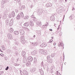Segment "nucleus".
Segmentation results:
<instances>
[{"label": "nucleus", "instance_id": "11", "mask_svg": "<svg viewBox=\"0 0 75 75\" xmlns=\"http://www.w3.org/2000/svg\"><path fill=\"white\" fill-rule=\"evenodd\" d=\"M28 59H29L30 61H32L33 60V58L32 57L30 56L28 57Z\"/></svg>", "mask_w": 75, "mask_h": 75}, {"label": "nucleus", "instance_id": "1", "mask_svg": "<svg viewBox=\"0 0 75 75\" xmlns=\"http://www.w3.org/2000/svg\"><path fill=\"white\" fill-rule=\"evenodd\" d=\"M58 47H60V48L61 49H64L63 46L62 45V41L61 40L59 41V42L58 44Z\"/></svg>", "mask_w": 75, "mask_h": 75}, {"label": "nucleus", "instance_id": "5", "mask_svg": "<svg viewBox=\"0 0 75 75\" xmlns=\"http://www.w3.org/2000/svg\"><path fill=\"white\" fill-rule=\"evenodd\" d=\"M38 52L37 50H34L33 52H31V54L32 55H35Z\"/></svg>", "mask_w": 75, "mask_h": 75}, {"label": "nucleus", "instance_id": "7", "mask_svg": "<svg viewBox=\"0 0 75 75\" xmlns=\"http://www.w3.org/2000/svg\"><path fill=\"white\" fill-rule=\"evenodd\" d=\"M46 45H47V44L45 43V44L42 43L41 45V47H45Z\"/></svg>", "mask_w": 75, "mask_h": 75}, {"label": "nucleus", "instance_id": "2", "mask_svg": "<svg viewBox=\"0 0 75 75\" xmlns=\"http://www.w3.org/2000/svg\"><path fill=\"white\" fill-rule=\"evenodd\" d=\"M26 55L25 52L23 51L22 52V56L23 57L24 59H26V57L25 55Z\"/></svg>", "mask_w": 75, "mask_h": 75}, {"label": "nucleus", "instance_id": "27", "mask_svg": "<svg viewBox=\"0 0 75 75\" xmlns=\"http://www.w3.org/2000/svg\"><path fill=\"white\" fill-rule=\"evenodd\" d=\"M50 31H52V29H50Z\"/></svg>", "mask_w": 75, "mask_h": 75}, {"label": "nucleus", "instance_id": "38", "mask_svg": "<svg viewBox=\"0 0 75 75\" xmlns=\"http://www.w3.org/2000/svg\"><path fill=\"white\" fill-rule=\"evenodd\" d=\"M59 35H60V34H59Z\"/></svg>", "mask_w": 75, "mask_h": 75}, {"label": "nucleus", "instance_id": "34", "mask_svg": "<svg viewBox=\"0 0 75 75\" xmlns=\"http://www.w3.org/2000/svg\"><path fill=\"white\" fill-rule=\"evenodd\" d=\"M23 62L24 63H25V61H24V60H23Z\"/></svg>", "mask_w": 75, "mask_h": 75}, {"label": "nucleus", "instance_id": "32", "mask_svg": "<svg viewBox=\"0 0 75 75\" xmlns=\"http://www.w3.org/2000/svg\"><path fill=\"white\" fill-rule=\"evenodd\" d=\"M51 19L52 21H54V20H52V18H51Z\"/></svg>", "mask_w": 75, "mask_h": 75}, {"label": "nucleus", "instance_id": "35", "mask_svg": "<svg viewBox=\"0 0 75 75\" xmlns=\"http://www.w3.org/2000/svg\"><path fill=\"white\" fill-rule=\"evenodd\" d=\"M52 39H53L54 38V37H52Z\"/></svg>", "mask_w": 75, "mask_h": 75}, {"label": "nucleus", "instance_id": "20", "mask_svg": "<svg viewBox=\"0 0 75 75\" xmlns=\"http://www.w3.org/2000/svg\"><path fill=\"white\" fill-rule=\"evenodd\" d=\"M27 72V71H24L23 73L24 74H27L26 73Z\"/></svg>", "mask_w": 75, "mask_h": 75}, {"label": "nucleus", "instance_id": "3", "mask_svg": "<svg viewBox=\"0 0 75 75\" xmlns=\"http://www.w3.org/2000/svg\"><path fill=\"white\" fill-rule=\"evenodd\" d=\"M15 16V13H14V11H13L11 15H9V18H11L12 17H14V16Z\"/></svg>", "mask_w": 75, "mask_h": 75}, {"label": "nucleus", "instance_id": "24", "mask_svg": "<svg viewBox=\"0 0 75 75\" xmlns=\"http://www.w3.org/2000/svg\"><path fill=\"white\" fill-rule=\"evenodd\" d=\"M0 55L2 57H3L4 56V54H0Z\"/></svg>", "mask_w": 75, "mask_h": 75}, {"label": "nucleus", "instance_id": "14", "mask_svg": "<svg viewBox=\"0 0 75 75\" xmlns=\"http://www.w3.org/2000/svg\"><path fill=\"white\" fill-rule=\"evenodd\" d=\"M29 25V24L27 22H26L24 24V25L25 26H28Z\"/></svg>", "mask_w": 75, "mask_h": 75}, {"label": "nucleus", "instance_id": "10", "mask_svg": "<svg viewBox=\"0 0 75 75\" xmlns=\"http://www.w3.org/2000/svg\"><path fill=\"white\" fill-rule=\"evenodd\" d=\"M21 42L23 44H25V41L24 39L22 38L21 40Z\"/></svg>", "mask_w": 75, "mask_h": 75}, {"label": "nucleus", "instance_id": "16", "mask_svg": "<svg viewBox=\"0 0 75 75\" xmlns=\"http://www.w3.org/2000/svg\"><path fill=\"white\" fill-rule=\"evenodd\" d=\"M30 24L31 27H33L34 26V24L33 22H30Z\"/></svg>", "mask_w": 75, "mask_h": 75}, {"label": "nucleus", "instance_id": "29", "mask_svg": "<svg viewBox=\"0 0 75 75\" xmlns=\"http://www.w3.org/2000/svg\"><path fill=\"white\" fill-rule=\"evenodd\" d=\"M0 51L1 52H3V51L1 49H0Z\"/></svg>", "mask_w": 75, "mask_h": 75}, {"label": "nucleus", "instance_id": "22", "mask_svg": "<svg viewBox=\"0 0 75 75\" xmlns=\"http://www.w3.org/2000/svg\"><path fill=\"white\" fill-rule=\"evenodd\" d=\"M46 7H50V4H47L46 5Z\"/></svg>", "mask_w": 75, "mask_h": 75}, {"label": "nucleus", "instance_id": "18", "mask_svg": "<svg viewBox=\"0 0 75 75\" xmlns=\"http://www.w3.org/2000/svg\"><path fill=\"white\" fill-rule=\"evenodd\" d=\"M20 18L19 14H18L17 16V19H19Z\"/></svg>", "mask_w": 75, "mask_h": 75}, {"label": "nucleus", "instance_id": "19", "mask_svg": "<svg viewBox=\"0 0 75 75\" xmlns=\"http://www.w3.org/2000/svg\"><path fill=\"white\" fill-rule=\"evenodd\" d=\"M28 18H29V17L28 16H25V18L26 19H28Z\"/></svg>", "mask_w": 75, "mask_h": 75}, {"label": "nucleus", "instance_id": "9", "mask_svg": "<svg viewBox=\"0 0 75 75\" xmlns=\"http://www.w3.org/2000/svg\"><path fill=\"white\" fill-rule=\"evenodd\" d=\"M40 51L41 53L42 54H45V52L43 50L41 49Z\"/></svg>", "mask_w": 75, "mask_h": 75}, {"label": "nucleus", "instance_id": "6", "mask_svg": "<svg viewBox=\"0 0 75 75\" xmlns=\"http://www.w3.org/2000/svg\"><path fill=\"white\" fill-rule=\"evenodd\" d=\"M20 33H21V34L22 35H23L25 33L23 29H21L20 30Z\"/></svg>", "mask_w": 75, "mask_h": 75}, {"label": "nucleus", "instance_id": "4", "mask_svg": "<svg viewBox=\"0 0 75 75\" xmlns=\"http://www.w3.org/2000/svg\"><path fill=\"white\" fill-rule=\"evenodd\" d=\"M47 60L48 61V62L49 63H51L52 62V60L50 59V57H47Z\"/></svg>", "mask_w": 75, "mask_h": 75}, {"label": "nucleus", "instance_id": "31", "mask_svg": "<svg viewBox=\"0 0 75 75\" xmlns=\"http://www.w3.org/2000/svg\"><path fill=\"white\" fill-rule=\"evenodd\" d=\"M27 64H28V65L29 64V62H27Z\"/></svg>", "mask_w": 75, "mask_h": 75}, {"label": "nucleus", "instance_id": "21", "mask_svg": "<svg viewBox=\"0 0 75 75\" xmlns=\"http://www.w3.org/2000/svg\"><path fill=\"white\" fill-rule=\"evenodd\" d=\"M35 70H36L35 69H33L32 70V72H34L35 71Z\"/></svg>", "mask_w": 75, "mask_h": 75}, {"label": "nucleus", "instance_id": "26", "mask_svg": "<svg viewBox=\"0 0 75 75\" xmlns=\"http://www.w3.org/2000/svg\"><path fill=\"white\" fill-rule=\"evenodd\" d=\"M8 69V67H7L6 68V70H7Z\"/></svg>", "mask_w": 75, "mask_h": 75}, {"label": "nucleus", "instance_id": "23", "mask_svg": "<svg viewBox=\"0 0 75 75\" xmlns=\"http://www.w3.org/2000/svg\"><path fill=\"white\" fill-rule=\"evenodd\" d=\"M56 75H61L60 73H57Z\"/></svg>", "mask_w": 75, "mask_h": 75}, {"label": "nucleus", "instance_id": "30", "mask_svg": "<svg viewBox=\"0 0 75 75\" xmlns=\"http://www.w3.org/2000/svg\"><path fill=\"white\" fill-rule=\"evenodd\" d=\"M12 25V23H11H11H10V22L9 25Z\"/></svg>", "mask_w": 75, "mask_h": 75}, {"label": "nucleus", "instance_id": "17", "mask_svg": "<svg viewBox=\"0 0 75 75\" xmlns=\"http://www.w3.org/2000/svg\"><path fill=\"white\" fill-rule=\"evenodd\" d=\"M14 33L15 35H17L18 34V32L17 31H15L14 32Z\"/></svg>", "mask_w": 75, "mask_h": 75}, {"label": "nucleus", "instance_id": "15", "mask_svg": "<svg viewBox=\"0 0 75 75\" xmlns=\"http://www.w3.org/2000/svg\"><path fill=\"white\" fill-rule=\"evenodd\" d=\"M20 14H21V16L22 17H24V14L22 12H21Z\"/></svg>", "mask_w": 75, "mask_h": 75}, {"label": "nucleus", "instance_id": "13", "mask_svg": "<svg viewBox=\"0 0 75 75\" xmlns=\"http://www.w3.org/2000/svg\"><path fill=\"white\" fill-rule=\"evenodd\" d=\"M8 38L10 39H11L12 38V35H9L8 36Z\"/></svg>", "mask_w": 75, "mask_h": 75}, {"label": "nucleus", "instance_id": "25", "mask_svg": "<svg viewBox=\"0 0 75 75\" xmlns=\"http://www.w3.org/2000/svg\"><path fill=\"white\" fill-rule=\"evenodd\" d=\"M52 41H53V40L51 39L50 40V43H51L52 42Z\"/></svg>", "mask_w": 75, "mask_h": 75}, {"label": "nucleus", "instance_id": "36", "mask_svg": "<svg viewBox=\"0 0 75 75\" xmlns=\"http://www.w3.org/2000/svg\"><path fill=\"white\" fill-rule=\"evenodd\" d=\"M27 31H28V32H30L29 30H28Z\"/></svg>", "mask_w": 75, "mask_h": 75}, {"label": "nucleus", "instance_id": "12", "mask_svg": "<svg viewBox=\"0 0 75 75\" xmlns=\"http://www.w3.org/2000/svg\"><path fill=\"white\" fill-rule=\"evenodd\" d=\"M32 44H33V45L34 46V47H35V46H36L38 45V43L37 42H36L35 43H32Z\"/></svg>", "mask_w": 75, "mask_h": 75}, {"label": "nucleus", "instance_id": "28", "mask_svg": "<svg viewBox=\"0 0 75 75\" xmlns=\"http://www.w3.org/2000/svg\"><path fill=\"white\" fill-rule=\"evenodd\" d=\"M53 45H56V43H54Z\"/></svg>", "mask_w": 75, "mask_h": 75}, {"label": "nucleus", "instance_id": "8", "mask_svg": "<svg viewBox=\"0 0 75 75\" xmlns=\"http://www.w3.org/2000/svg\"><path fill=\"white\" fill-rule=\"evenodd\" d=\"M9 31L11 33H12L13 31V28H10L9 29Z\"/></svg>", "mask_w": 75, "mask_h": 75}, {"label": "nucleus", "instance_id": "33", "mask_svg": "<svg viewBox=\"0 0 75 75\" xmlns=\"http://www.w3.org/2000/svg\"><path fill=\"white\" fill-rule=\"evenodd\" d=\"M16 60H17V61H18V59H17Z\"/></svg>", "mask_w": 75, "mask_h": 75}, {"label": "nucleus", "instance_id": "37", "mask_svg": "<svg viewBox=\"0 0 75 75\" xmlns=\"http://www.w3.org/2000/svg\"><path fill=\"white\" fill-rule=\"evenodd\" d=\"M54 49H56V48L55 47H54Z\"/></svg>", "mask_w": 75, "mask_h": 75}]
</instances>
